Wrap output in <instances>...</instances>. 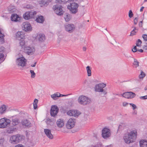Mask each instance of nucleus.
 <instances>
[{"mask_svg": "<svg viewBox=\"0 0 147 147\" xmlns=\"http://www.w3.org/2000/svg\"><path fill=\"white\" fill-rule=\"evenodd\" d=\"M143 49L145 51H147V46H144L143 47Z\"/></svg>", "mask_w": 147, "mask_h": 147, "instance_id": "58", "label": "nucleus"}, {"mask_svg": "<svg viewBox=\"0 0 147 147\" xmlns=\"http://www.w3.org/2000/svg\"><path fill=\"white\" fill-rule=\"evenodd\" d=\"M15 147H25V146L22 144H18L16 145Z\"/></svg>", "mask_w": 147, "mask_h": 147, "instance_id": "51", "label": "nucleus"}, {"mask_svg": "<svg viewBox=\"0 0 147 147\" xmlns=\"http://www.w3.org/2000/svg\"><path fill=\"white\" fill-rule=\"evenodd\" d=\"M136 96V94L135 93L131 92H125L122 94L123 97L128 99L132 98Z\"/></svg>", "mask_w": 147, "mask_h": 147, "instance_id": "14", "label": "nucleus"}, {"mask_svg": "<svg viewBox=\"0 0 147 147\" xmlns=\"http://www.w3.org/2000/svg\"><path fill=\"white\" fill-rule=\"evenodd\" d=\"M3 141L4 140L3 139H0V145L2 146L3 145Z\"/></svg>", "mask_w": 147, "mask_h": 147, "instance_id": "53", "label": "nucleus"}, {"mask_svg": "<svg viewBox=\"0 0 147 147\" xmlns=\"http://www.w3.org/2000/svg\"><path fill=\"white\" fill-rule=\"evenodd\" d=\"M45 19L44 17L42 15L38 16L35 21L38 23L42 24L45 21Z\"/></svg>", "mask_w": 147, "mask_h": 147, "instance_id": "19", "label": "nucleus"}, {"mask_svg": "<svg viewBox=\"0 0 147 147\" xmlns=\"http://www.w3.org/2000/svg\"><path fill=\"white\" fill-rule=\"evenodd\" d=\"M138 51L141 53H143V50L142 49H138Z\"/></svg>", "mask_w": 147, "mask_h": 147, "instance_id": "64", "label": "nucleus"}, {"mask_svg": "<svg viewBox=\"0 0 147 147\" xmlns=\"http://www.w3.org/2000/svg\"><path fill=\"white\" fill-rule=\"evenodd\" d=\"M142 37L145 40L147 41V34H143L142 35Z\"/></svg>", "mask_w": 147, "mask_h": 147, "instance_id": "44", "label": "nucleus"}, {"mask_svg": "<svg viewBox=\"0 0 147 147\" xmlns=\"http://www.w3.org/2000/svg\"><path fill=\"white\" fill-rule=\"evenodd\" d=\"M67 95H64V94H60L59 95V97H62V96H66Z\"/></svg>", "mask_w": 147, "mask_h": 147, "instance_id": "59", "label": "nucleus"}, {"mask_svg": "<svg viewBox=\"0 0 147 147\" xmlns=\"http://www.w3.org/2000/svg\"><path fill=\"white\" fill-rule=\"evenodd\" d=\"M38 36V40L40 41L43 42L45 39V36L44 34H40Z\"/></svg>", "mask_w": 147, "mask_h": 147, "instance_id": "28", "label": "nucleus"}, {"mask_svg": "<svg viewBox=\"0 0 147 147\" xmlns=\"http://www.w3.org/2000/svg\"><path fill=\"white\" fill-rule=\"evenodd\" d=\"M67 113L69 116L78 117L81 113L78 110L71 109L68 111Z\"/></svg>", "mask_w": 147, "mask_h": 147, "instance_id": "8", "label": "nucleus"}, {"mask_svg": "<svg viewBox=\"0 0 147 147\" xmlns=\"http://www.w3.org/2000/svg\"><path fill=\"white\" fill-rule=\"evenodd\" d=\"M57 126L59 127H62L64 125V123L61 119H59L57 121Z\"/></svg>", "mask_w": 147, "mask_h": 147, "instance_id": "25", "label": "nucleus"}, {"mask_svg": "<svg viewBox=\"0 0 147 147\" xmlns=\"http://www.w3.org/2000/svg\"><path fill=\"white\" fill-rule=\"evenodd\" d=\"M49 3L48 0H41L40 4L41 6L42 7L44 6H47Z\"/></svg>", "mask_w": 147, "mask_h": 147, "instance_id": "27", "label": "nucleus"}, {"mask_svg": "<svg viewBox=\"0 0 147 147\" xmlns=\"http://www.w3.org/2000/svg\"><path fill=\"white\" fill-rule=\"evenodd\" d=\"M142 21H140V22L139 24V25L140 27H142Z\"/></svg>", "mask_w": 147, "mask_h": 147, "instance_id": "56", "label": "nucleus"}, {"mask_svg": "<svg viewBox=\"0 0 147 147\" xmlns=\"http://www.w3.org/2000/svg\"><path fill=\"white\" fill-rule=\"evenodd\" d=\"M142 43V42L141 40L140 39H138L136 42V46L137 47H140L141 46V45Z\"/></svg>", "mask_w": 147, "mask_h": 147, "instance_id": "35", "label": "nucleus"}, {"mask_svg": "<svg viewBox=\"0 0 147 147\" xmlns=\"http://www.w3.org/2000/svg\"><path fill=\"white\" fill-rule=\"evenodd\" d=\"M23 26L22 27L23 29L25 32H29L32 30V27L29 22H24L23 24Z\"/></svg>", "mask_w": 147, "mask_h": 147, "instance_id": "9", "label": "nucleus"}, {"mask_svg": "<svg viewBox=\"0 0 147 147\" xmlns=\"http://www.w3.org/2000/svg\"><path fill=\"white\" fill-rule=\"evenodd\" d=\"M11 20L12 21L17 22L20 20V18L19 16L16 14H13L11 16Z\"/></svg>", "mask_w": 147, "mask_h": 147, "instance_id": "18", "label": "nucleus"}, {"mask_svg": "<svg viewBox=\"0 0 147 147\" xmlns=\"http://www.w3.org/2000/svg\"><path fill=\"white\" fill-rule=\"evenodd\" d=\"M137 111L136 110H134V111L133 112L132 114L133 115H136L137 114Z\"/></svg>", "mask_w": 147, "mask_h": 147, "instance_id": "55", "label": "nucleus"}, {"mask_svg": "<svg viewBox=\"0 0 147 147\" xmlns=\"http://www.w3.org/2000/svg\"><path fill=\"white\" fill-rule=\"evenodd\" d=\"M24 39H21L19 40V46L22 47V48H23L24 49V47H26L25 46V42Z\"/></svg>", "mask_w": 147, "mask_h": 147, "instance_id": "30", "label": "nucleus"}, {"mask_svg": "<svg viewBox=\"0 0 147 147\" xmlns=\"http://www.w3.org/2000/svg\"><path fill=\"white\" fill-rule=\"evenodd\" d=\"M129 104L132 107V109L133 110H134L137 108V107L135 105L132 103H130Z\"/></svg>", "mask_w": 147, "mask_h": 147, "instance_id": "42", "label": "nucleus"}, {"mask_svg": "<svg viewBox=\"0 0 147 147\" xmlns=\"http://www.w3.org/2000/svg\"><path fill=\"white\" fill-rule=\"evenodd\" d=\"M102 137L105 139L110 136L111 135L110 130L107 128H104L102 130Z\"/></svg>", "mask_w": 147, "mask_h": 147, "instance_id": "10", "label": "nucleus"}, {"mask_svg": "<svg viewBox=\"0 0 147 147\" xmlns=\"http://www.w3.org/2000/svg\"><path fill=\"white\" fill-rule=\"evenodd\" d=\"M70 5H68L67 8L70 10L71 13L73 14L76 13L78 11V7L79 5L75 2H69Z\"/></svg>", "mask_w": 147, "mask_h": 147, "instance_id": "3", "label": "nucleus"}, {"mask_svg": "<svg viewBox=\"0 0 147 147\" xmlns=\"http://www.w3.org/2000/svg\"><path fill=\"white\" fill-rule=\"evenodd\" d=\"M16 38L18 40L25 39V34L22 32L18 31L16 34Z\"/></svg>", "mask_w": 147, "mask_h": 147, "instance_id": "17", "label": "nucleus"}, {"mask_svg": "<svg viewBox=\"0 0 147 147\" xmlns=\"http://www.w3.org/2000/svg\"><path fill=\"white\" fill-rule=\"evenodd\" d=\"M4 57V55L3 53H1L0 55V59H1V58L3 57Z\"/></svg>", "mask_w": 147, "mask_h": 147, "instance_id": "57", "label": "nucleus"}, {"mask_svg": "<svg viewBox=\"0 0 147 147\" xmlns=\"http://www.w3.org/2000/svg\"><path fill=\"white\" fill-rule=\"evenodd\" d=\"M137 136V131L136 130L132 131L127 135L124 136L123 138L125 142L129 144L134 142Z\"/></svg>", "mask_w": 147, "mask_h": 147, "instance_id": "1", "label": "nucleus"}, {"mask_svg": "<svg viewBox=\"0 0 147 147\" xmlns=\"http://www.w3.org/2000/svg\"><path fill=\"white\" fill-rule=\"evenodd\" d=\"M19 120L17 118H15L12 119V124L13 126H16L18 124Z\"/></svg>", "mask_w": 147, "mask_h": 147, "instance_id": "29", "label": "nucleus"}, {"mask_svg": "<svg viewBox=\"0 0 147 147\" xmlns=\"http://www.w3.org/2000/svg\"><path fill=\"white\" fill-rule=\"evenodd\" d=\"M38 102V100L37 99H34L33 104H37Z\"/></svg>", "mask_w": 147, "mask_h": 147, "instance_id": "52", "label": "nucleus"}, {"mask_svg": "<svg viewBox=\"0 0 147 147\" xmlns=\"http://www.w3.org/2000/svg\"><path fill=\"white\" fill-rule=\"evenodd\" d=\"M144 8V7H143V6H142L141 7L140 9V12H142L143 11V9Z\"/></svg>", "mask_w": 147, "mask_h": 147, "instance_id": "60", "label": "nucleus"}, {"mask_svg": "<svg viewBox=\"0 0 147 147\" xmlns=\"http://www.w3.org/2000/svg\"><path fill=\"white\" fill-rule=\"evenodd\" d=\"M17 60L18 61L17 62L18 63V65H19L22 67H24L25 66L26 60L24 57H22L21 58H18Z\"/></svg>", "mask_w": 147, "mask_h": 147, "instance_id": "15", "label": "nucleus"}, {"mask_svg": "<svg viewBox=\"0 0 147 147\" xmlns=\"http://www.w3.org/2000/svg\"><path fill=\"white\" fill-rule=\"evenodd\" d=\"M5 48L3 46L0 48V52H4V51Z\"/></svg>", "mask_w": 147, "mask_h": 147, "instance_id": "48", "label": "nucleus"}, {"mask_svg": "<svg viewBox=\"0 0 147 147\" xmlns=\"http://www.w3.org/2000/svg\"><path fill=\"white\" fill-rule=\"evenodd\" d=\"M65 30L66 31L70 33L74 31L75 27L74 24H71L65 25Z\"/></svg>", "mask_w": 147, "mask_h": 147, "instance_id": "13", "label": "nucleus"}, {"mask_svg": "<svg viewBox=\"0 0 147 147\" xmlns=\"http://www.w3.org/2000/svg\"><path fill=\"white\" fill-rule=\"evenodd\" d=\"M45 134L47 137L50 139H52L53 138V136L51 133V130L47 129H44Z\"/></svg>", "mask_w": 147, "mask_h": 147, "instance_id": "16", "label": "nucleus"}, {"mask_svg": "<svg viewBox=\"0 0 147 147\" xmlns=\"http://www.w3.org/2000/svg\"><path fill=\"white\" fill-rule=\"evenodd\" d=\"M63 7L61 5L56 4L53 6L52 9L56 14L61 16L63 14L64 12L63 10Z\"/></svg>", "mask_w": 147, "mask_h": 147, "instance_id": "2", "label": "nucleus"}, {"mask_svg": "<svg viewBox=\"0 0 147 147\" xmlns=\"http://www.w3.org/2000/svg\"><path fill=\"white\" fill-rule=\"evenodd\" d=\"M128 15L129 17L130 18H131L133 17L134 14L131 10H130L129 11Z\"/></svg>", "mask_w": 147, "mask_h": 147, "instance_id": "38", "label": "nucleus"}, {"mask_svg": "<svg viewBox=\"0 0 147 147\" xmlns=\"http://www.w3.org/2000/svg\"><path fill=\"white\" fill-rule=\"evenodd\" d=\"M140 98L143 100L147 99V95L144 96H140Z\"/></svg>", "mask_w": 147, "mask_h": 147, "instance_id": "47", "label": "nucleus"}, {"mask_svg": "<svg viewBox=\"0 0 147 147\" xmlns=\"http://www.w3.org/2000/svg\"><path fill=\"white\" fill-rule=\"evenodd\" d=\"M59 109L57 106L55 105H52L51 108L50 113L52 117H55L59 112Z\"/></svg>", "mask_w": 147, "mask_h": 147, "instance_id": "7", "label": "nucleus"}, {"mask_svg": "<svg viewBox=\"0 0 147 147\" xmlns=\"http://www.w3.org/2000/svg\"><path fill=\"white\" fill-rule=\"evenodd\" d=\"M4 119H5V122L7 125L10 123L11 121L9 119H5V118H4Z\"/></svg>", "mask_w": 147, "mask_h": 147, "instance_id": "41", "label": "nucleus"}, {"mask_svg": "<svg viewBox=\"0 0 147 147\" xmlns=\"http://www.w3.org/2000/svg\"><path fill=\"white\" fill-rule=\"evenodd\" d=\"M22 123L23 125L25 126L28 127H31V124L30 122L27 119H24L22 121Z\"/></svg>", "mask_w": 147, "mask_h": 147, "instance_id": "20", "label": "nucleus"}, {"mask_svg": "<svg viewBox=\"0 0 147 147\" xmlns=\"http://www.w3.org/2000/svg\"><path fill=\"white\" fill-rule=\"evenodd\" d=\"M88 76H91V70L89 66H87L86 67Z\"/></svg>", "mask_w": 147, "mask_h": 147, "instance_id": "32", "label": "nucleus"}, {"mask_svg": "<svg viewBox=\"0 0 147 147\" xmlns=\"http://www.w3.org/2000/svg\"><path fill=\"white\" fill-rule=\"evenodd\" d=\"M64 18L66 22H68L72 18L71 15L68 13H65L64 14Z\"/></svg>", "mask_w": 147, "mask_h": 147, "instance_id": "21", "label": "nucleus"}, {"mask_svg": "<svg viewBox=\"0 0 147 147\" xmlns=\"http://www.w3.org/2000/svg\"><path fill=\"white\" fill-rule=\"evenodd\" d=\"M56 96H57V97H59L60 93L59 92H57L56 94Z\"/></svg>", "mask_w": 147, "mask_h": 147, "instance_id": "61", "label": "nucleus"}, {"mask_svg": "<svg viewBox=\"0 0 147 147\" xmlns=\"http://www.w3.org/2000/svg\"><path fill=\"white\" fill-rule=\"evenodd\" d=\"M29 12L30 13L31 19L33 18L35 16L36 14L37 13L36 11H34L33 10H31L30 11H29Z\"/></svg>", "mask_w": 147, "mask_h": 147, "instance_id": "31", "label": "nucleus"}, {"mask_svg": "<svg viewBox=\"0 0 147 147\" xmlns=\"http://www.w3.org/2000/svg\"><path fill=\"white\" fill-rule=\"evenodd\" d=\"M137 32V31H134L132 30L130 33V36H133L136 34V33Z\"/></svg>", "mask_w": 147, "mask_h": 147, "instance_id": "40", "label": "nucleus"}, {"mask_svg": "<svg viewBox=\"0 0 147 147\" xmlns=\"http://www.w3.org/2000/svg\"><path fill=\"white\" fill-rule=\"evenodd\" d=\"M139 62H138L137 59H134V62L133 63V64L134 65H136V67H137L139 66Z\"/></svg>", "mask_w": 147, "mask_h": 147, "instance_id": "37", "label": "nucleus"}, {"mask_svg": "<svg viewBox=\"0 0 147 147\" xmlns=\"http://www.w3.org/2000/svg\"><path fill=\"white\" fill-rule=\"evenodd\" d=\"M78 0H67V1L62 2V3H69V2H73V1H76Z\"/></svg>", "mask_w": 147, "mask_h": 147, "instance_id": "43", "label": "nucleus"}, {"mask_svg": "<svg viewBox=\"0 0 147 147\" xmlns=\"http://www.w3.org/2000/svg\"><path fill=\"white\" fill-rule=\"evenodd\" d=\"M145 73L142 71H141V73L139 76V77L140 79L143 78L145 76Z\"/></svg>", "mask_w": 147, "mask_h": 147, "instance_id": "33", "label": "nucleus"}, {"mask_svg": "<svg viewBox=\"0 0 147 147\" xmlns=\"http://www.w3.org/2000/svg\"><path fill=\"white\" fill-rule=\"evenodd\" d=\"M7 126V125L5 122V119H1L0 120V128H4Z\"/></svg>", "mask_w": 147, "mask_h": 147, "instance_id": "23", "label": "nucleus"}, {"mask_svg": "<svg viewBox=\"0 0 147 147\" xmlns=\"http://www.w3.org/2000/svg\"><path fill=\"white\" fill-rule=\"evenodd\" d=\"M16 129L15 128H9L7 129V132L9 134L12 133Z\"/></svg>", "mask_w": 147, "mask_h": 147, "instance_id": "34", "label": "nucleus"}, {"mask_svg": "<svg viewBox=\"0 0 147 147\" xmlns=\"http://www.w3.org/2000/svg\"><path fill=\"white\" fill-rule=\"evenodd\" d=\"M75 121L76 120L75 119H69L66 124V128L68 129L73 128L75 126Z\"/></svg>", "mask_w": 147, "mask_h": 147, "instance_id": "11", "label": "nucleus"}, {"mask_svg": "<svg viewBox=\"0 0 147 147\" xmlns=\"http://www.w3.org/2000/svg\"><path fill=\"white\" fill-rule=\"evenodd\" d=\"M36 63L35 62L33 65H31V66L32 67H34L35 66Z\"/></svg>", "mask_w": 147, "mask_h": 147, "instance_id": "63", "label": "nucleus"}, {"mask_svg": "<svg viewBox=\"0 0 147 147\" xmlns=\"http://www.w3.org/2000/svg\"><path fill=\"white\" fill-rule=\"evenodd\" d=\"M37 104H33L34 109H36L37 107Z\"/></svg>", "mask_w": 147, "mask_h": 147, "instance_id": "54", "label": "nucleus"}, {"mask_svg": "<svg viewBox=\"0 0 147 147\" xmlns=\"http://www.w3.org/2000/svg\"><path fill=\"white\" fill-rule=\"evenodd\" d=\"M78 103L82 105H86L90 103L91 102L90 99L84 96H81L78 99Z\"/></svg>", "mask_w": 147, "mask_h": 147, "instance_id": "4", "label": "nucleus"}, {"mask_svg": "<svg viewBox=\"0 0 147 147\" xmlns=\"http://www.w3.org/2000/svg\"><path fill=\"white\" fill-rule=\"evenodd\" d=\"M6 107L5 105H2L0 107V113L1 114H3L5 112L6 109Z\"/></svg>", "mask_w": 147, "mask_h": 147, "instance_id": "24", "label": "nucleus"}, {"mask_svg": "<svg viewBox=\"0 0 147 147\" xmlns=\"http://www.w3.org/2000/svg\"><path fill=\"white\" fill-rule=\"evenodd\" d=\"M30 72L31 74V78H34L35 76V74L34 72V71L32 70H30Z\"/></svg>", "mask_w": 147, "mask_h": 147, "instance_id": "36", "label": "nucleus"}, {"mask_svg": "<svg viewBox=\"0 0 147 147\" xmlns=\"http://www.w3.org/2000/svg\"><path fill=\"white\" fill-rule=\"evenodd\" d=\"M22 137L18 134L12 136L10 138V141L13 144H16L22 140Z\"/></svg>", "mask_w": 147, "mask_h": 147, "instance_id": "6", "label": "nucleus"}, {"mask_svg": "<svg viewBox=\"0 0 147 147\" xmlns=\"http://www.w3.org/2000/svg\"><path fill=\"white\" fill-rule=\"evenodd\" d=\"M86 47H83V50L84 51H86Z\"/></svg>", "mask_w": 147, "mask_h": 147, "instance_id": "62", "label": "nucleus"}, {"mask_svg": "<svg viewBox=\"0 0 147 147\" xmlns=\"http://www.w3.org/2000/svg\"><path fill=\"white\" fill-rule=\"evenodd\" d=\"M138 20V18L137 17L135 18L134 20V24L136 25L137 24Z\"/></svg>", "mask_w": 147, "mask_h": 147, "instance_id": "45", "label": "nucleus"}, {"mask_svg": "<svg viewBox=\"0 0 147 147\" xmlns=\"http://www.w3.org/2000/svg\"><path fill=\"white\" fill-rule=\"evenodd\" d=\"M140 147H147V141L145 140H142L140 141Z\"/></svg>", "mask_w": 147, "mask_h": 147, "instance_id": "22", "label": "nucleus"}, {"mask_svg": "<svg viewBox=\"0 0 147 147\" xmlns=\"http://www.w3.org/2000/svg\"><path fill=\"white\" fill-rule=\"evenodd\" d=\"M106 86V84L104 83H100L96 84L94 87L95 90L97 92H103L104 95L107 94V92L104 90L103 88Z\"/></svg>", "mask_w": 147, "mask_h": 147, "instance_id": "5", "label": "nucleus"}, {"mask_svg": "<svg viewBox=\"0 0 147 147\" xmlns=\"http://www.w3.org/2000/svg\"><path fill=\"white\" fill-rule=\"evenodd\" d=\"M57 96H56V94H52L51 95V97L53 99H54V100H55L56 99H55V98L56 97H57Z\"/></svg>", "mask_w": 147, "mask_h": 147, "instance_id": "49", "label": "nucleus"}, {"mask_svg": "<svg viewBox=\"0 0 147 147\" xmlns=\"http://www.w3.org/2000/svg\"><path fill=\"white\" fill-rule=\"evenodd\" d=\"M136 46H135L133 49H132V51L134 53L138 51Z\"/></svg>", "mask_w": 147, "mask_h": 147, "instance_id": "46", "label": "nucleus"}, {"mask_svg": "<svg viewBox=\"0 0 147 147\" xmlns=\"http://www.w3.org/2000/svg\"><path fill=\"white\" fill-rule=\"evenodd\" d=\"M24 52L29 55H32L35 51L34 48L29 46L24 47Z\"/></svg>", "mask_w": 147, "mask_h": 147, "instance_id": "12", "label": "nucleus"}, {"mask_svg": "<svg viewBox=\"0 0 147 147\" xmlns=\"http://www.w3.org/2000/svg\"><path fill=\"white\" fill-rule=\"evenodd\" d=\"M129 104L128 102H124L123 103V107H126Z\"/></svg>", "mask_w": 147, "mask_h": 147, "instance_id": "50", "label": "nucleus"}, {"mask_svg": "<svg viewBox=\"0 0 147 147\" xmlns=\"http://www.w3.org/2000/svg\"><path fill=\"white\" fill-rule=\"evenodd\" d=\"M24 18L26 20H29L31 19L29 11L26 12L23 15Z\"/></svg>", "mask_w": 147, "mask_h": 147, "instance_id": "26", "label": "nucleus"}, {"mask_svg": "<svg viewBox=\"0 0 147 147\" xmlns=\"http://www.w3.org/2000/svg\"><path fill=\"white\" fill-rule=\"evenodd\" d=\"M56 1L57 3L62 4V2L67 1V0H56Z\"/></svg>", "mask_w": 147, "mask_h": 147, "instance_id": "39", "label": "nucleus"}]
</instances>
